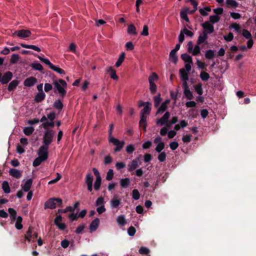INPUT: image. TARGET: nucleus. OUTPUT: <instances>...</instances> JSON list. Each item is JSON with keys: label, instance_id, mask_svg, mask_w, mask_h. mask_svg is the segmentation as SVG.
<instances>
[{"label": "nucleus", "instance_id": "603ef678", "mask_svg": "<svg viewBox=\"0 0 256 256\" xmlns=\"http://www.w3.org/2000/svg\"><path fill=\"white\" fill-rule=\"evenodd\" d=\"M242 35L248 40L252 38V34L247 30L244 29L242 30Z\"/></svg>", "mask_w": 256, "mask_h": 256}, {"label": "nucleus", "instance_id": "f257e3e1", "mask_svg": "<svg viewBox=\"0 0 256 256\" xmlns=\"http://www.w3.org/2000/svg\"><path fill=\"white\" fill-rule=\"evenodd\" d=\"M56 204L59 207H62V200L60 198H50L44 204V209H54L56 206Z\"/></svg>", "mask_w": 256, "mask_h": 256}, {"label": "nucleus", "instance_id": "20e7f679", "mask_svg": "<svg viewBox=\"0 0 256 256\" xmlns=\"http://www.w3.org/2000/svg\"><path fill=\"white\" fill-rule=\"evenodd\" d=\"M108 140L110 142L112 143L114 145L116 146V148H114V152H120L124 145V141H120L114 138H110Z\"/></svg>", "mask_w": 256, "mask_h": 256}, {"label": "nucleus", "instance_id": "ddd939ff", "mask_svg": "<svg viewBox=\"0 0 256 256\" xmlns=\"http://www.w3.org/2000/svg\"><path fill=\"white\" fill-rule=\"evenodd\" d=\"M170 100H166L161 106L158 108L156 114H162L164 113L168 108V105L170 103Z\"/></svg>", "mask_w": 256, "mask_h": 256}, {"label": "nucleus", "instance_id": "6ab92c4d", "mask_svg": "<svg viewBox=\"0 0 256 256\" xmlns=\"http://www.w3.org/2000/svg\"><path fill=\"white\" fill-rule=\"evenodd\" d=\"M139 125L140 127H142L144 128V130H146V128L147 126L146 116L140 114V120L139 122Z\"/></svg>", "mask_w": 256, "mask_h": 256}, {"label": "nucleus", "instance_id": "4468645a", "mask_svg": "<svg viewBox=\"0 0 256 256\" xmlns=\"http://www.w3.org/2000/svg\"><path fill=\"white\" fill-rule=\"evenodd\" d=\"M38 80L34 76H30L24 80V84L26 86L31 87L33 86L35 84H36Z\"/></svg>", "mask_w": 256, "mask_h": 256}, {"label": "nucleus", "instance_id": "69168bd1", "mask_svg": "<svg viewBox=\"0 0 256 256\" xmlns=\"http://www.w3.org/2000/svg\"><path fill=\"white\" fill-rule=\"evenodd\" d=\"M135 150V148L132 144H129L126 148V152L128 154H132Z\"/></svg>", "mask_w": 256, "mask_h": 256}, {"label": "nucleus", "instance_id": "f8f14e48", "mask_svg": "<svg viewBox=\"0 0 256 256\" xmlns=\"http://www.w3.org/2000/svg\"><path fill=\"white\" fill-rule=\"evenodd\" d=\"M100 219L96 218L90 224L89 229L90 232L96 231L100 225Z\"/></svg>", "mask_w": 256, "mask_h": 256}, {"label": "nucleus", "instance_id": "864d4df0", "mask_svg": "<svg viewBox=\"0 0 256 256\" xmlns=\"http://www.w3.org/2000/svg\"><path fill=\"white\" fill-rule=\"evenodd\" d=\"M132 197L135 200H138L140 198V194L136 189H134L132 192Z\"/></svg>", "mask_w": 256, "mask_h": 256}, {"label": "nucleus", "instance_id": "412c9836", "mask_svg": "<svg viewBox=\"0 0 256 256\" xmlns=\"http://www.w3.org/2000/svg\"><path fill=\"white\" fill-rule=\"evenodd\" d=\"M130 180L129 178H122L120 181V184L122 188H127L130 184Z\"/></svg>", "mask_w": 256, "mask_h": 256}, {"label": "nucleus", "instance_id": "58836bf2", "mask_svg": "<svg viewBox=\"0 0 256 256\" xmlns=\"http://www.w3.org/2000/svg\"><path fill=\"white\" fill-rule=\"evenodd\" d=\"M54 106L58 110H62L64 107V105L61 102V99L56 100L54 104Z\"/></svg>", "mask_w": 256, "mask_h": 256}, {"label": "nucleus", "instance_id": "c03bdc74", "mask_svg": "<svg viewBox=\"0 0 256 256\" xmlns=\"http://www.w3.org/2000/svg\"><path fill=\"white\" fill-rule=\"evenodd\" d=\"M226 4L227 6L232 8H236L238 6V2L234 0H226Z\"/></svg>", "mask_w": 256, "mask_h": 256}, {"label": "nucleus", "instance_id": "ea45409f", "mask_svg": "<svg viewBox=\"0 0 256 256\" xmlns=\"http://www.w3.org/2000/svg\"><path fill=\"white\" fill-rule=\"evenodd\" d=\"M200 78L202 81L206 82L210 78V74L206 72L202 71L200 75Z\"/></svg>", "mask_w": 256, "mask_h": 256}, {"label": "nucleus", "instance_id": "6e6552de", "mask_svg": "<svg viewBox=\"0 0 256 256\" xmlns=\"http://www.w3.org/2000/svg\"><path fill=\"white\" fill-rule=\"evenodd\" d=\"M140 158L138 157L133 160L130 163H129L128 165V170L130 172H132L134 170H135L139 166V165L140 164H138L140 162Z\"/></svg>", "mask_w": 256, "mask_h": 256}, {"label": "nucleus", "instance_id": "052dcab7", "mask_svg": "<svg viewBox=\"0 0 256 256\" xmlns=\"http://www.w3.org/2000/svg\"><path fill=\"white\" fill-rule=\"evenodd\" d=\"M114 177V171L112 169H110L106 174V180H110L113 178Z\"/></svg>", "mask_w": 256, "mask_h": 256}, {"label": "nucleus", "instance_id": "393cba45", "mask_svg": "<svg viewBox=\"0 0 256 256\" xmlns=\"http://www.w3.org/2000/svg\"><path fill=\"white\" fill-rule=\"evenodd\" d=\"M8 212L10 214V216L12 222L15 221L16 218V212L12 208H8Z\"/></svg>", "mask_w": 256, "mask_h": 256}, {"label": "nucleus", "instance_id": "bb28decb", "mask_svg": "<svg viewBox=\"0 0 256 256\" xmlns=\"http://www.w3.org/2000/svg\"><path fill=\"white\" fill-rule=\"evenodd\" d=\"M118 224L121 226H124L126 224V221L124 215L118 216L116 218Z\"/></svg>", "mask_w": 256, "mask_h": 256}, {"label": "nucleus", "instance_id": "a19ab883", "mask_svg": "<svg viewBox=\"0 0 256 256\" xmlns=\"http://www.w3.org/2000/svg\"><path fill=\"white\" fill-rule=\"evenodd\" d=\"M102 184V178H97L94 182V190H100Z\"/></svg>", "mask_w": 256, "mask_h": 256}, {"label": "nucleus", "instance_id": "6e6d98bb", "mask_svg": "<svg viewBox=\"0 0 256 256\" xmlns=\"http://www.w3.org/2000/svg\"><path fill=\"white\" fill-rule=\"evenodd\" d=\"M104 198L102 196L98 197L96 202V206H104Z\"/></svg>", "mask_w": 256, "mask_h": 256}, {"label": "nucleus", "instance_id": "a18cd8bd", "mask_svg": "<svg viewBox=\"0 0 256 256\" xmlns=\"http://www.w3.org/2000/svg\"><path fill=\"white\" fill-rule=\"evenodd\" d=\"M94 176L90 173H88L86 176L85 182L86 184H92Z\"/></svg>", "mask_w": 256, "mask_h": 256}, {"label": "nucleus", "instance_id": "7ed1b4c3", "mask_svg": "<svg viewBox=\"0 0 256 256\" xmlns=\"http://www.w3.org/2000/svg\"><path fill=\"white\" fill-rule=\"evenodd\" d=\"M55 132L52 130H46L44 135V144L48 146L52 142Z\"/></svg>", "mask_w": 256, "mask_h": 256}, {"label": "nucleus", "instance_id": "9d476101", "mask_svg": "<svg viewBox=\"0 0 256 256\" xmlns=\"http://www.w3.org/2000/svg\"><path fill=\"white\" fill-rule=\"evenodd\" d=\"M170 116V112H166L164 115L160 119H158L156 121V124H160L161 126H163L166 123Z\"/></svg>", "mask_w": 256, "mask_h": 256}, {"label": "nucleus", "instance_id": "5701e85b", "mask_svg": "<svg viewBox=\"0 0 256 256\" xmlns=\"http://www.w3.org/2000/svg\"><path fill=\"white\" fill-rule=\"evenodd\" d=\"M128 33L131 35L136 36L138 34L135 26L133 24L128 25Z\"/></svg>", "mask_w": 256, "mask_h": 256}, {"label": "nucleus", "instance_id": "4d7b16f0", "mask_svg": "<svg viewBox=\"0 0 256 256\" xmlns=\"http://www.w3.org/2000/svg\"><path fill=\"white\" fill-rule=\"evenodd\" d=\"M51 69L60 74H65V72L63 69L59 68L58 66H56L54 65V67L52 68H51Z\"/></svg>", "mask_w": 256, "mask_h": 256}, {"label": "nucleus", "instance_id": "338daca9", "mask_svg": "<svg viewBox=\"0 0 256 256\" xmlns=\"http://www.w3.org/2000/svg\"><path fill=\"white\" fill-rule=\"evenodd\" d=\"M136 232V228L132 226H130L128 230V233L130 236H134Z\"/></svg>", "mask_w": 256, "mask_h": 256}, {"label": "nucleus", "instance_id": "b1692460", "mask_svg": "<svg viewBox=\"0 0 256 256\" xmlns=\"http://www.w3.org/2000/svg\"><path fill=\"white\" fill-rule=\"evenodd\" d=\"M180 75L182 80H188V74L184 68H181L180 70Z\"/></svg>", "mask_w": 256, "mask_h": 256}, {"label": "nucleus", "instance_id": "4be33fe9", "mask_svg": "<svg viewBox=\"0 0 256 256\" xmlns=\"http://www.w3.org/2000/svg\"><path fill=\"white\" fill-rule=\"evenodd\" d=\"M32 179L30 178V179L28 180L26 182L24 186H22L23 190L26 192H28L32 186Z\"/></svg>", "mask_w": 256, "mask_h": 256}, {"label": "nucleus", "instance_id": "cd10ccee", "mask_svg": "<svg viewBox=\"0 0 256 256\" xmlns=\"http://www.w3.org/2000/svg\"><path fill=\"white\" fill-rule=\"evenodd\" d=\"M181 58L185 62L193 63L192 56L186 53L182 54L181 55Z\"/></svg>", "mask_w": 256, "mask_h": 256}, {"label": "nucleus", "instance_id": "473e14b6", "mask_svg": "<svg viewBox=\"0 0 256 256\" xmlns=\"http://www.w3.org/2000/svg\"><path fill=\"white\" fill-rule=\"evenodd\" d=\"M38 58L42 62L44 63L46 65L48 66L49 68L51 69L54 67V64L50 62L48 59L46 58H43L40 56H38Z\"/></svg>", "mask_w": 256, "mask_h": 256}, {"label": "nucleus", "instance_id": "bf43d9fd", "mask_svg": "<svg viewBox=\"0 0 256 256\" xmlns=\"http://www.w3.org/2000/svg\"><path fill=\"white\" fill-rule=\"evenodd\" d=\"M196 65L198 66V68L202 70H204L206 68L207 66V64H206L204 62H202L199 60H196Z\"/></svg>", "mask_w": 256, "mask_h": 256}, {"label": "nucleus", "instance_id": "423d86ee", "mask_svg": "<svg viewBox=\"0 0 256 256\" xmlns=\"http://www.w3.org/2000/svg\"><path fill=\"white\" fill-rule=\"evenodd\" d=\"M32 33L30 30H20L15 31L12 34V36H18L20 38H24L29 37Z\"/></svg>", "mask_w": 256, "mask_h": 256}, {"label": "nucleus", "instance_id": "7c9ffc66", "mask_svg": "<svg viewBox=\"0 0 256 256\" xmlns=\"http://www.w3.org/2000/svg\"><path fill=\"white\" fill-rule=\"evenodd\" d=\"M176 52L172 50L170 54V60L174 64H176L178 62V56L176 54Z\"/></svg>", "mask_w": 256, "mask_h": 256}, {"label": "nucleus", "instance_id": "0eeeda50", "mask_svg": "<svg viewBox=\"0 0 256 256\" xmlns=\"http://www.w3.org/2000/svg\"><path fill=\"white\" fill-rule=\"evenodd\" d=\"M54 88L56 89L57 91L59 93L60 97L62 100H63L66 94V91L64 89L65 88L62 86L57 80H56L54 82Z\"/></svg>", "mask_w": 256, "mask_h": 256}, {"label": "nucleus", "instance_id": "49530a36", "mask_svg": "<svg viewBox=\"0 0 256 256\" xmlns=\"http://www.w3.org/2000/svg\"><path fill=\"white\" fill-rule=\"evenodd\" d=\"M30 66L32 68H34L36 70H39L40 72H42L44 70V68H43L42 65L38 63V62L32 63L31 64Z\"/></svg>", "mask_w": 256, "mask_h": 256}, {"label": "nucleus", "instance_id": "13d9d810", "mask_svg": "<svg viewBox=\"0 0 256 256\" xmlns=\"http://www.w3.org/2000/svg\"><path fill=\"white\" fill-rule=\"evenodd\" d=\"M166 154L165 152H162L158 156V158L160 162H164L166 160Z\"/></svg>", "mask_w": 256, "mask_h": 256}, {"label": "nucleus", "instance_id": "dca6fc26", "mask_svg": "<svg viewBox=\"0 0 256 256\" xmlns=\"http://www.w3.org/2000/svg\"><path fill=\"white\" fill-rule=\"evenodd\" d=\"M9 174L11 176L16 178H20L22 176V172L15 168H10L9 170Z\"/></svg>", "mask_w": 256, "mask_h": 256}, {"label": "nucleus", "instance_id": "3c124183", "mask_svg": "<svg viewBox=\"0 0 256 256\" xmlns=\"http://www.w3.org/2000/svg\"><path fill=\"white\" fill-rule=\"evenodd\" d=\"M194 56H198L200 54V48L199 44H196L193 48L192 52H191Z\"/></svg>", "mask_w": 256, "mask_h": 256}, {"label": "nucleus", "instance_id": "37998d69", "mask_svg": "<svg viewBox=\"0 0 256 256\" xmlns=\"http://www.w3.org/2000/svg\"><path fill=\"white\" fill-rule=\"evenodd\" d=\"M20 59V56L18 54H12L10 60V64H16Z\"/></svg>", "mask_w": 256, "mask_h": 256}, {"label": "nucleus", "instance_id": "f03ea898", "mask_svg": "<svg viewBox=\"0 0 256 256\" xmlns=\"http://www.w3.org/2000/svg\"><path fill=\"white\" fill-rule=\"evenodd\" d=\"M158 80V76L155 73L152 72L148 78V82L150 83V90L152 94H154L157 90V86L154 83L155 80Z\"/></svg>", "mask_w": 256, "mask_h": 256}, {"label": "nucleus", "instance_id": "f704fd0d", "mask_svg": "<svg viewBox=\"0 0 256 256\" xmlns=\"http://www.w3.org/2000/svg\"><path fill=\"white\" fill-rule=\"evenodd\" d=\"M18 82L16 80H13L12 81L8 84V90L10 92L14 90L18 85Z\"/></svg>", "mask_w": 256, "mask_h": 256}, {"label": "nucleus", "instance_id": "8fccbe9b", "mask_svg": "<svg viewBox=\"0 0 256 256\" xmlns=\"http://www.w3.org/2000/svg\"><path fill=\"white\" fill-rule=\"evenodd\" d=\"M210 22L212 24H215L219 22L220 17L217 15L210 16Z\"/></svg>", "mask_w": 256, "mask_h": 256}, {"label": "nucleus", "instance_id": "de8ad7c7", "mask_svg": "<svg viewBox=\"0 0 256 256\" xmlns=\"http://www.w3.org/2000/svg\"><path fill=\"white\" fill-rule=\"evenodd\" d=\"M125 57V54L124 53H122L119 56L118 59V60L117 62L116 63L115 66L116 68L119 67L122 64V62H124V59Z\"/></svg>", "mask_w": 256, "mask_h": 256}, {"label": "nucleus", "instance_id": "1a4fd4ad", "mask_svg": "<svg viewBox=\"0 0 256 256\" xmlns=\"http://www.w3.org/2000/svg\"><path fill=\"white\" fill-rule=\"evenodd\" d=\"M201 26L208 34H212L214 32V27L212 24L207 21L201 24Z\"/></svg>", "mask_w": 256, "mask_h": 256}, {"label": "nucleus", "instance_id": "f3484780", "mask_svg": "<svg viewBox=\"0 0 256 256\" xmlns=\"http://www.w3.org/2000/svg\"><path fill=\"white\" fill-rule=\"evenodd\" d=\"M189 11L188 8H184L180 12V16L182 19L185 20L186 22H189V18L187 14Z\"/></svg>", "mask_w": 256, "mask_h": 256}, {"label": "nucleus", "instance_id": "72a5a7b5", "mask_svg": "<svg viewBox=\"0 0 256 256\" xmlns=\"http://www.w3.org/2000/svg\"><path fill=\"white\" fill-rule=\"evenodd\" d=\"M33 228L31 226H29L28 232H26V234L25 235L26 239L30 242L31 240V238H32V235L33 233Z\"/></svg>", "mask_w": 256, "mask_h": 256}, {"label": "nucleus", "instance_id": "c85d7f7f", "mask_svg": "<svg viewBox=\"0 0 256 256\" xmlns=\"http://www.w3.org/2000/svg\"><path fill=\"white\" fill-rule=\"evenodd\" d=\"M215 56L216 54L214 50H208L206 52L205 57L208 60L213 59Z\"/></svg>", "mask_w": 256, "mask_h": 256}, {"label": "nucleus", "instance_id": "09e8293b", "mask_svg": "<svg viewBox=\"0 0 256 256\" xmlns=\"http://www.w3.org/2000/svg\"><path fill=\"white\" fill-rule=\"evenodd\" d=\"M68 212H74V208H73L70 206H68L66 207V208L64 209H58V214L66 213Z\"/></svg>", "mask_w": 256, "mask_h": 256}, {"label": "nucleus", "instance_id": "e433bc0d", "mask_svg": "<svg viewBox=\"0 0 256 256\" xmlns=\"http://www.w3.org/2000/svg\"><path fill=\"white\" fill-rule=\"evenodd\" d=\"M194 88L198 94L200 96L202 94L203 90L202 83L200 82L198 84L194 86Z\"/></svg>", "mask_w": 256, "mask_h": 256}, {"label": "nucleus", "instance_id": "9b49d317", "mask_svg": "<svg viewBox=\"0 0 256 256\" xmlns=\"http://www.w3.org/2000/svg\"><path fill=\"white\" fill-rule=\"evenodd\" d=\"M12 74L10 71L6 72L3 76L2 74V84H8L12 80Z\"/></svg>", "mask_w": 256, "mask_h": 256}, {"label": "nucleus", "instance_id": "0e129e2a", "mask_svg": "<svg viewBox=\"0 0 256 256\" xmlns=\"http://www.w3.org/2000/svg\"><path fill=\"white\" fill-rule=\"evenodd\" d=\"M42 162H44V160H42V158L38 157L36 158L33 162V166L35 167L38 166H40Z\"/></svg>", "mask_w": 256, "mask_h": 256}, {"label": "nucleus", "instance_id": "a211bd4d", "mask_svg": "<svg viewBox=\"0 0 256 256\" xmlns=\"http://www.w3.org/2000/svg\"><path fill=\"white\" fill-rule=\"evenodd\" d=\"M106 72L110 73V78L114 80H118V77L116 74V71L112 66L108 67L106 68Z\"/></svg>", "mask_w": 256, "mask_h": 256}, {"label": "nucleus", "instance_id": "aec40b11", "mask_svg": "<svg viewBox=\"0 0 256 256\" xmlns=\"http://www.w3.org/2000/svg\"><path fill=\"white\" fill-rule=\"evenodd\" d=\"M45 97L44 92H38L35 96L34 100L36 102H40L45 98Z\"/></svg>", "mask_w": 256, "mask_h": 256}, {"label": "nucleus", "instance_id": "c9c22d12", "mask_svg": "<svg viewBox=\"0 0 256 256\" xmlns=\"http://www.w3.org/2000/svg\"><path fill=\"white\" fill-rule=\"evenodd\" d=\"M2 188L4 192L6 194H8L10 192L8 182L7 181L4 180L2 182Z\"/></svg>", "mask_w": 256, "mask_h": 256}, {"label": "nucleus", "instance_id": "c756f323", "mask_svg": "<svg viewBox=\"0 0 256 256\" xmlns=\"http://www.w3.org/2000/svg\"><path fill=\"white\" fill-rule=\"evenodd\" d=\"M151 104H146L144 108L141 110L140 114H144V116L149 115L151 111Z\"/></svg>", "mask_w": 256, "mask_h": 256}, {"label": "nucleus", "instance_id": "680f3d73", "mask_svg": "<svg viewBox=\"0 0 256 256\" xmlns=\"http://www.w3.org/2000/svg\"><path fill=\"white\" fill-rule=\"evenodd\" d=\"M150 252V250L148 248L144 246H142L139 250V252L142 254H148Z\"/></svg>", "mask_w": 256, "mask_h": 256}, {"label": "nucleus", "instance_id": "e2e57ef3", "mask_svg": "<svg viewBox=\"0 0 256 256\" xmlns=\"http://www.w3.org/2000/svg\"><path fill=\"white\" fill-rule=\"evenodd\" d=\"M68 217L70 219V221L72 222L74 220H76L78 218V216L77 214H74V212H72L71 214H70L68 215Z\"/></svg>", "mask_w": 256, "mask_h": 256}, {"label": "nucleus", "instance_id": "a878e982", "mask_svg": "<svg viewBox=\"0 0 256 256\" xmlns=\"http://www.w3.org/2000/svg\"><path fill=\"white\" fill-rule=\"evenodd\" d=\"M20 44L24 48L32 49L38 52L41 51L40 48L34 45L26 44L23 43H21Z\"/></svg>", "mask_w": 256, "mask_h": 256}, {"label": "nucleus", "instance_id": "39448f33", "mask_svg": "<svg viewBox=\"0 0 256 256\" xmlns=\"http://www.w3.org/2000/svg\"><path fill=\"white\" fill-rule=\"evenodd\" d=\"M48 146L44 144L39 148L38 150V157L45 161L48 158Z\"/></svg>", "mask_w": 256, "mask_h": 256}, {"label": "nucleus", "instance_id": "2eb2a0df", "mask_svg": "<svg viewBox=\"0 0 256 256\" xmlns=\"http://www.w3.org/2000/svg\"><path fill=\"white\" fill-rule=\"evenodd\" d=\"M120 204V199L117 198L116 195H114V198L110 201V205L112 208H118Z\"/></svg>", "mask_w": 256, "mask_h": 256}, {"label": "nucleus", "instance_id": "774afa93", "mask_svg": "<svg viewBox=\"0 0 256 256\" xmlns=\"http://www.w3.org/2000/svg\"><path fill=\"white\" fill-rule=\"evenodd\" d=\"M115 166L118 170H120L126 167V164L123 162H117Z\"/></svg>", "mask_w": 256, "mask_h": 256}, {"label": "nucleus", "instance_id": "2f4dec72", "mask_svg": "<svg viewBox=\"0 0 256 256\" xmlns=\"http://www.w3.org/2000/svg\"><path fill=\"white\" fill-rule=\"evenodd\" d=\"M154 107H158L162 102V98L160 97V93H159L157 96H156L154 97Z\"/></svg>", "mask_w": 256, "mask_h": 256}, {"label": "nucleus", "instance_id": "5fc2aeb1", "mask_svg": "<svg viewBox=\"0 0 256 256\" xmlns=\"http://www.w3.org/2000/svg\"><path fill=\"white\" fill-rule=\"evenodd\" d=\"M164 148V142H160L156 146L155 150L158 152H160Z\"/></svg>", "mask_w": 256, "mask_h": 256}, {"label": "nucleus", "instance_id": "4c0bfd02", "mask_svg": "<svg viewBox=\"0 0 256 256\" xmlns=\"http://www.w3.org/2000/svg\"><path fill=\"white\" fill-rule=\"evenodd\" d=\"M34 129L33 127L32 126H27V127H25L24 130H23V132H24V133L26 135V136H30L31 135L33 132H34Z\"/></svg>", "mask_w": 256, "mask_h": 256}, {"label": "nucleus", "instance_id": "79ce46f5", "mask_svg": "<svg viewBox=\"0 0 256 256\" xmlns=\"http://www.w3.org/2000/svg\"><path fill=\"white\" fill-rule=\"evenodd\" d=\"M184 94L186 98L188 100H192L194 98V96L192 92L190 90V89L185 90H184Z\"/></svg>", "mask_w": 256, "mask_h": 256}]
</instances>
